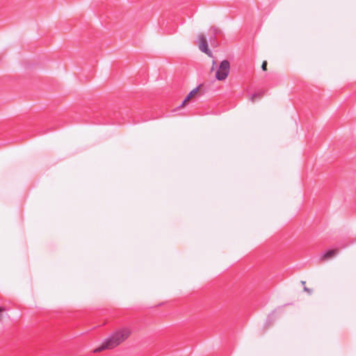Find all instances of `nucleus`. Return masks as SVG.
Instances as JSON below:
<instances>
[{
	"mask_svg": "<svg viewBox=\"0 0 356 356\" xmlns=\"http://www.w3.org/2000/svg\"><path fill=\"white\" fill-rule=\"evenodd\" d=\"M197 38L199 42L198 47L200 50L207 54L209 57H212L213 55L211 51L208 48V44L205 36L201 33L198 35Z\"/></svg>",
	"mask_w": 356,
	"mask_h": 356,
	"instance_id": "3",
	"label": "nucleus"
},
{
	"mask_svg": "<svg viewBox=\"0 0 356 356\" xmlns=\"http://www.w3.org/2000/svg\"><path fill=\"white\" fill-rule=\"evenodd\" d=\"M304 291H307L309 293H311V290L306 286L304 287Z\"/></svg>",
	"mask_w": 356,
	"mask_h": 356,
	"instance_id": "10",
	"label": "nucleus"
},
{
	"mask_svg": "<svg viewBox=\"0 0 356 356\" xmlns=\"http://www.w3.org/2000/svg\"><path fill=\"white\" fill-rule=\"evenodd\" d=\"M261 68L264 71H266L267 70V61L264 60L262 63Z\"/></svg>",
	"mask_w": 356,
	"mask_h": 356,
	"instance_id": "8",
	"label": "nucleus"
},
{
	"mask_svg": "<svg viewBox=\"0 0 356 356\" xmlns=\"http://www.w3.org/2000/svg\"><path fill=\"white\" fill-rule=\"evenodd\" d=\"M210 30L214 35L221 33V30L218 27L215 26H211Z\"/></svg>",
	"mask_w": 356,
	"mask_h": 356,
	"instance_id": "7",
	"label": "nucleus"
},
{
	"mask_svg": "<svg viewBox=\"0 0 356 356\" xmlns=\"http://www.w3.org/2000/svg\"><path fill=\"white\" fill-rule=\"evenodd\" d=\"M4 311H5V308L4 307H0V321L2 320L1 312H4Z\"/></svg>",
	"mask_w": 356,
	"mask_h": 356,
	"instance_id": "9",
	"label": "nucleus"
},
{
	"mask_svg": "<svg viewBox=\"0 0 356 356\" xmlns=\"http://www.w3.org/2000/svg\"><path fill=\"white\" fill-rule=\"evenodd\" d=\"M338 252L337 249L331 250L323 254L321 260L325 261L334 257Z\"/></svg>",
	"mask_w": 356,
	"mask_h": 356,
	"instance_id": "5",
	"label": "nucleus"
},
{
	"mask_svg": "<svg viewBox=\"0 0 356 356\" xmlns=\"http://www.w3.org/2000/svg\"><path fill=\"white\" fill-rule=\"evenodd\" d=\"M263 95H264V92H256L251 95L250 99L252 102H254L257 99H259V98L262 97Z\"/></svg>",
	"mask_w": 356,
	"mask_h": 356,
	"instance_id": "6",
	"label": "nucleus"
},
{
	"mask_svg": "<svg viewBox=\"0 0 356 356\" xmlns=\"http://www.w3.org/2000/svg\"><path fill=\"white\" fill-rule=\"evenodd\" d=\"M230 70V64L227 60H222L216 72V78L218 81H223L228 76Z\"/></svg>",
	"mask_w": 356,
	"mask_h": 356,
	"instance_id": "2",
	"label": "nucleus"
},
{
	"mask_svg": "<svg viewBox=\"0 0 356 356\" xmlns=\"http://www.w3.org/2000/svg\"><path fill=\"white\" fill-rule=\"evenodd\" d=\"M200 86H197V88L192 90L188 95L186 96V97L184 99L181 105L179 106L180 108L184 107L187 102L195 95L197 93L199 88Z\"/></svg>",
	"mask_w": 356,
	"mask_h": 356,
	"instance_id": "4",
	"label": "nucleus"
},
{
	"mask_svg": "<svg viewBox=\"0 0 356 356\" xmlns=\"http://www.w3.org/2000/svg\"><path fill=\"white\" fill-rule=\"evenodd\" d=\"M301 284H302V285H305V281H301Z\"/></svg>",
	"mask_w": 356,
	"mask_h": 356,
	"instance_id": "12",
	"label": "nucleus"
},
{
	"mask_svg": "<svg viewBox=\"0 0 356 356\" xmlns=\"http://www.w3.org/2000/svg\"><path fill=\"white\" fill-rule=\"evenodd\" d=\"M215 65H216V61H214V60H213V66H212V67H211V71H213V70H214V66H215Z\"/></svg>",
	"mask_w": 356,
	"mask_h": 356,
	"instance_id": "11",
	"label": "nucleus"
},
{
	"mask_svg": "<svg viewBox=\"0 0 356 356\" xmlns=\"http://www.w3.org/2000/svg\"><path fill=\"white\" fill-rule=\"evenodd\" d=\"M132 334V329L129 326H122L115 330L109 337L106 339L102 345L94 349V353H99L104 350H111L128 339Z\"/></svg>",
	"mask_w": 356,
	"mask_h": 356,
	"instance_id": "1",
	"label": "nucleus"
}]
</instances>
